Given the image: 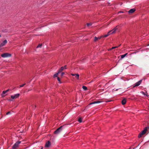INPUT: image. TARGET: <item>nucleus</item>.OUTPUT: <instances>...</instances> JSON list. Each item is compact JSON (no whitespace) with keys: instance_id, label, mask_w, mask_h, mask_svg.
<instances>
[{"instance_id":"f257e3e1","label":"nucleus","mask_w":149,"mask_h":149,"mask_svg":"<svg viewBox=\"0 0 149 149\" xmlns=\"http://www.w3.org/2000/svg\"><path fill=\"white\" fill-rule=\"evenodd\" d=\"M63 127V126H61L58 128L54 132V133L56 134H59L62 130Z\"/></svg>"},{"instance_id":"f03ea898","label":"nucleus","mask_w":149,"mask_h":149,"mask_svg":"<svg viewBox=\"0 0 149 149\" xmlns=\"http://www.w3.org/2000/svg\"><path fill=\"white\" fill-rule=\"evenodd\" d=\"M1 56V57L3 58H6L10 57L11 56V54L8 53H4L2 54Z\"/></svg>"},{"instance_id":"7ed1b4c3","label":"nucleus","mask_w":149,"mask_h":149,"mask_svg":"<svg viewBox=\"0 0 149 149\" xmlns=\"http://www.w3.org/2000/svg\"><path fill=\"white\" fill-rule=\"evenodd\" d=\"M21 141H18L16 142L13 146L12 147L13 149H15L17 148L18 146L19 145Z\"/></svg>"},{"instance_id":"20e7f679","label":"nucleus","mask_w":149,"mask_h":149,"mask_svg":"<svg viewBox=\"0 0 149 149\" xmlns=\"http://www.w3.org/2000/svg\"><path fill=\"white\" fill-rule=\"evenodd\" d=\"M20 95V94L19 93H17L15 94L14 95H11V97L12 99H14L15 98H18L19 97Z\"/></svg>"},{"instance_id":"39448f33","label":"nucleus","mask_w":149,"mask_h":149,"mask_svg":"<svg viewBox=\"0 0 149 149\" xmlns=\"http://www.w3.org/2000/svg\"><path fill=\"white\" fill-rule=\"evenodd\" d=\"M149 129V127H146L141 132L142 134L143 135L147 131L148 129Z\"/></svg>"},{"instance_id":"423d86ee","label":"nucleus","mask_w":149,"mask_h":149,"mask_svg":"<svg viewBox=\"0 0 149 149\" xmlns=\"http://www.w3.org/2000/svg\"><path fill=\"white\" fill-rule=\"evenodd\" d=\"M143 79H142L139 81H138V82L136 83L135 84V85L134 86V87L136 86H139L141 83Z\"/></svg>"},{"instance_id":"0eeeda50","label":"nucleus","mask_w":149,"mask_h":149,"mask_svg":"<svg viewBox=\"0 0 149 149\" xmlns=\"http://www.w3.org/2000/svg\"><path fill=\"white\" fill-rule=\"evenodd\" d=\"M67 68V65H65L64 67H61V68L58 70V71L60 72H61L64 69H66Z\"/></svg>"},{"instance_id":"6e6552de","label":"nucleus","mask_w":149,"mask_h":149,"mask_svg":"<svg viewBox=\"0 0 149 149\" xmlns=\"http://www.w3.org/2000/svg\"><path fill=\"white\" fill-rule=\"evenodd\" d=\"M7 42V41L6 40H5L3 41L1 43L0 45V47H2L5 45Z\"/></svg>"},{"instance_id":"1a4fd4ad","label":"nucleus","mask_w":149,"mask_h":149,"mask_svg":"<svg viewBox=\"0 0 149 149\" xmlns=\"http://www.w3.org/2000/svg\"><path fill=\"white\" fill-rule=\"evenodd\" d=\"M10 90L9 89H8L5 91H3L2 93L1 94V95L2 97H4L5 95H4V94L8 92Z\"/></svg>"},{"instance_id":"9d476101","label":"nucleus","mask_w":149,"mask_h":149,"mask_svg":"<svg viewBox=\"0 0 149 149\" xmlns=\"http://www.w3.org/2000/svg\"><path fill=\"white\" fill-rule=\"evenodd\" d=\"M136 10V9L135 8L131 9L128 11V13H134Z\"/></svg>"},{"instance_id":"9b49d317","label":"nucleus","mask_w":149,"mask_h":149,"mask_svg":"<svg viewBox=\"0 0 149 149\" xmlns=\"http://www.w3.org/2000/svg\"><path fill=\"white\" fill-rule=\"evenodd\" d=\"M51 145L50 142L49 141H48L45 144V147H49Z\"/></svg>"},{"instance_id":"f8f14e48","label":"nucleus","mask_w":149,"mask_h":149,"mask_svg":"<svg viewBox=\"0 0 149 149\" xmlns=\"http://www.w3.org/2000/svg\"><path fill=\"white\" fill-rule=\"evenodd\" d=\"M117 26H116V27L114 28L112 30H111L112 32H111V33H115V32L118 29V28H117Z\"/></svg>"},{"instance_id":"ddd939ff","label":"nucleus","mask_w":149,"mask_h":149,"mask_svg":"<svg viewBox=\"0 0 149 149\" xmlns=\"http://www.w3.org/2000/svg\"><path fill=\"white\" fill-rule=\"evenodd\" d=\"M126 102V98H124L121 101V103L122 104L124 105L125 104Z\"/></svg>"},{"instance_id":"4468645a","label":"nucleus","mask_w":149,"mask_h":149,"mask_svg":"<svg viewBox=\"0 0 149 149\" xmlns=\"http://www.w3.org/2000/svg\"><path fill=\"white\" fill-rule=\"evenodd\" d=\"M101 102H102L100 101H95V102H92L91 103L89 104H98V103H100Z\"/></svg>"},{"instance_id":"2eb2a0df","label":"nucleus","mask_w":149,"mask_h":149,"mask_svg":"<svg viewBox=\"0 0 149 149\" xmlns=\"http://www.w3.org/2000/svg\"><path fill=\"white\" fill-rule=\"evenodd\" d=\"M75 78L77 79H78L79 78V75L78 74H75Z\"/></svg>"},{"instance_id":"dca6fc26","label":"nucleus","mask_w":149,"mask_h":149,"mask_svg":"<svg viewBox=\"0 0 149 149\" xmlns=\"http://www.w3.org/2000/svg\"><path fill=\"white\" fill-rule=\"evenodd\" d=\"M127 54V53H126L125 54H123V55H121V58L122 59L123 58H124L125 56H126Z\"/></svg>"},{"instance_id":"f3484780","label":"nucleus","mask_w":149,"mask_h":149,"mask_svg":"<svg viewBox=\"0 0 149 149\" xmlns=\"http://www.w3.org/2000/svg\"><path fill=\"white\" fill-rule=\"evenodd\" d=\"M82 88L85 91H86L87 89V87L85 86H83Z\"/></svg>"},{"instance_id":"a211bd4d","label":"nucleus","mask_w":149,"mask_h":149,"mask_svg":"<svg viewBox=\"0 0 149 149\" xmlns=\"http://www.w3.org/2000/svg\"><path fill=\"white\" fill-rule=\"evenodd\" d=\"M42 46V44H39L37 46L36 48H38L39 47H41Z\"/></svg>"},{"instance_id":"6ab92c4d","label":"nucleus","mask_w":149,"mask_h":149,"mask_svg":"<svg viewBox=\"0 0 149 149\" xmlns=\"http://www.w3.org/2000/svg\"><path fill=\"white\" fill-rule=\"evenodd\" d=\"M60 73V72H59V71H58V72L56 74H55L54 76V77H57V75H58V74L59 73Z\"/></svg>"},{"instance_id":"aec40b11","label":"nucleus","mask_w":149,"mask_h":149,"mask_svg":"<svg viewBox=\"0 0 149 149\" xmlns=\"http://www.w3.org/2000/svg\"><path fill=\"white\" fill-rule=\"evenodd\" d=\"M142 133L141 132L138 135V137L139 138H140L143 135V134H142Z\"/></svg>"},{"instance_id":"412c9836","label":"nucleus","mask_w":149,"mask_h":149,"mask_svg":"<svg viewBox=\"0 0 149 149\" xmlns=\"http://www.w3.org/2000/svg\"><path fill=\"white\" fill-rule=\"evenodd\" d=\"M119 46H116V47H112L111 49H110V50H112V49H115V48H118L119 46Z\"/></svg>"},{"instance_id":"4be33fe9","label":"nucleus","mask_w":149,"mask_h":149,"mask_svg":"<svg viewBox=\"0 0 149 149\" xmlns=\"http://www.w3.org/2000/svg\"><path fill=\"white\" fill-rule=\"evenodd\" d=\"M87 26H91L92 24L91 23H87Z\"/></svg>"},{"instance_id":"5701e85b","label":"nucleus","mask_w":149,"mask_h":149,"mask_svg":"<svg viewBox=\"0 0 149 149\" xmlns=\"http://www.w3.org/2000/svg\"><path fill=\"white\" fill-rule=\"evenodd\" d=\"M82 118L80 117L79 118V119H78V121L80 123H81L82 122Z\"/></svg>"},{"instance_id":"b1692460","label":"nucleus","mask_w":149,"mask_h":149,"mask_svg":"<svg viewBox=\"0 0 149 149\" xmlns=\"http://www.w3.org/2000/svg\"><path fill=\"white\" fill-rule=\"evenodd\" d=\"M98 39V38L96 37H95L94 38V41H96Z\"/></svg>"},{"instance_id":"393cba45","label":"nucleus","mask_w":149,"mask_h":149,"mask_svg":"<svg viewBox=\"0 0 149 149\" xmlns=\"http://www.w3.org/2000/svg\"><path fill=\"white\" fill-rule=\"evenodd\" d=\"M108 36V34H107L104 35L102 36V37H106Z\"/></svg>"},{"instance_id":"a878e982","label":"nucleus","mask_w":149,"mask_h":149,"mask_svg":"<svg viewBox=\"0 0 149 149\" xmlns=\"http://www.w3.org/2000/svg\"><path fill=\"white\" fill-rule=\"evenodd\" d=\"M111 32H111V31H109V32H108V33H107V34H108V36H109V35H110V34H111Z\"/></svg>"},{"instance_id":"bb28decb","label":"nucleus","mask_w":149,"mask_h":149,"mask_svg":"<svg viewBox=\"0 0 149 149\" xmlns=\"http://www.w3.org/2000/svg\"><path fill=\"white\" fill-rule=\"evenodd\" d=\"M25 84H24L22 85H19V87H23L25 85Z\"/></svg>"},{"instance_id":"cd10ccee","label":"nucleus","mask_w":149,"mask_h":149,"mask_svg":"<svg viewBox=\"0 0 149 149\" xmlns=\"http://www.w3.org/2000/svg\"><path fill=\"white\" fill-rule=\"evenodd\" d=\"M57 79L58 81L60 83H61V80L60 78L59 77H57Z\"/></svg>"},{"instance_id":"c85d7f7f","label":"nucleus","mask_w":149,"mask_h":149,"mask_svg":"<svg viewBox=\"0 0 149 149\" xmlns=\"http://www.w3.org/2000/svg\"><path fill=\"white\" fill-rule=\"evenodd\" d=\"M11 114L10 112V111H8L6 113V114L7 115H8V114Z\"/></svg>"},{"instance_id":"c756f323","label":"nucleus","mask_w":149,"mask_h":149,"mask_svg":"<svg viewBox=\"0 0 149 149\" xmlns=\"http://www.w3.org/2000/svg\"><path fill=\"white\" fill-rule=\"evenodd\" d=\"M65 74V73L64 72H62L61 74V76H63Z\"/></svg>"},{"instance_id":"7c9ffc66","label":"nucleus","mask_w":149,"mask_h":149,"mask_svg":"<svg viewBox=\"0 0 149 149\" xmlns=\"http://www.w3.org/2000/svg\"><path fill=\"white\" fill-rule=\"evenodd\" d=\"M124 13V12L123 11H119L118 12V13L119 14V13Z\"/></svg>"},{"instance_id":"2f4dec72","label":"nucleus","mask_w":149,"mask_h":149,"mask_svg":"<svg viewBox=\"0 0 149 149\" xmlns=\"http://www.w3.org/2000/svg\"><path fill=\"white\" fill-rule=\"evenodd\" d=\"M103 37H102V36H100V37H97L98 38V39H100L101 38Z\"/></svg>"},{"instance_id":"473e14b6","label":"nucleus","mask_w":149,"mask_h":149,"mask_svg":"<svg viewBox=\"0 0 149 149\" xmlns=\"http://www.w3.org/2000/svg\"><path fill=\"white\" fill-rule=\"evenodd\" d=\"M71 75L72 76H75V74H71Z\"/></svg>"},{"instance_id":"72a5a7b5","label":"nucleus","mask_w":149,"mask_h":149,"mask_svg":"<svg viewBox=\"0 0 149 149\" xmlns=\"http://www.w3.org/2000/svg\"><path fill=\"white\" fill-rule=\"evenodd\" d=\"M131 148L130 147L129 148H128V149H131Z\"/></svg>"},{"instance_id":"f704fd0d","label":"nucleus","mask_w":149,"mask_h":149,"mask_svg":"<svg viewBox=\"0 0 149 149\" xmlns=\"http://www.w3.org/2000/svg\"><path fill=\"white\" fill-rule=\"evenodd\" d=\"M40 149H43V148L42 147Z\"/></svg>"},{"instance_id":"c9c22d12","label":"nucleus","mask_w":149,"mask_h":149,"mask_svg":"<svg viewBox=\"0 0 149 149\" xmlns=\"http://www.w3.org/2000/svg\"><path fill=\"white\" fill-rule=\"evenodd\" d=\"M147 46H149V44H148V45H147Z\"/></svg>"},{"instance_id":"e433bc0d","label":"nucleus","mask_w":149,"mask_h":149,"mask_svg":"<svg viewBox=\"0 0 149 149\" xmlns=\"http://www.w3.org/2000/svg\"><path fill=\"white\" fill-rule=\"evenodd\" d=\"M118 90V89H116V91H117V90Z\"/></svg>"},{"instance_id":"4c0bfd02","label":"nucleus","mask_w":149,"mask_h":149,"mask_svg":"<svg viewBox=\"0 0 149 149\" xmlns=\"http://www.w3.org/2000/svg\"><path fill=\"white\" fill-rule=\"evenodd\" d=\"M1 37V35H0V37Z\"/></svg>"},{"instance_id":"58836bf2","label":"nucleus","mask_w":149,"mask_h":149,"mask_svg":"<svg viewBox=\"0 0 149 149\" xmlns=\"http://www.w3.org/2000/svg\"><path fill=\"white\" fill-rule=\"evenodd\" d=\"M109 50H110V49H109Z\"/></svg>"}]
</instances>
